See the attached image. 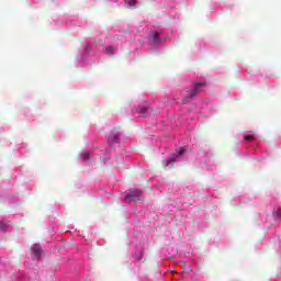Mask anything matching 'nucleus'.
Listing matches in <instances>:
<instances>
[{
  "label": "nucleus",
  "mask_w": 281,
  "mask_h": 281,
  "mask_svg": "<svg viewBox=\"0 0 281 281\" xmlns=\"http://www.w3.org/2000/svg\"><path fill=\"white\" fill-rule=\"evenodd\" d=\"M186 154V149H180L179 150V156L181 157V155H184Z\"/></svg>",
  "instance_id": "obj_11"
},
{
  "label": "nucleus",
  "mask_w": 281,
  "mask_h": 281,
  "mask_svg": "<svg viewBox=\"0 0 281 281\" xmlns=\"http://www.w3.org/2000/svg\"><path fill=\"white\" fill-rule=\"evenodd\" d=\"M128 3H130V5H135L136 2H135V0H132Z\"/></svg>",
  "instance_id": "obj_12"
},
{
  "label": "nucleus",
  "mask_w": 281,
  "mask_h": 281,
  "mask_svg": "<svg viewBox=\"0 0 281 281\" xmlns=\"http://www.w3.org/2000/svg\"><path fill=\"white\" fill-rule=\"evenodd\" d=\"M274 218H278L279 221H281V209H278V210L274 212Z\"/></svg>",
  "instance_id": "obj_7"
},
{
  "label": "nucleus",
  "mask_w": 281,
  "mask_h": 281,
  "mask_svg": "<svg viewBox=\"0 0 281 281\" xmlns=\"http://www.w3.org/2000/svg\"><path fill=\"white\" fill-rule=\"evenodd\" d=\"M148 110L146 108L138 109V113H146Z\"/></svg>",
  "instance_id": "obj_10"
},
{
  "label": "nucleus",
  "mask_w": 281,
  "mask_h": 281,
  "mask_svg": "<svg viewBox=\"0 0 281 281\" xmlns=\"http://www.w3.org/2000/svg\"><path fill=\"white\" fill-rule=\"evenodd\" d=\"M108 139L111 144H117V142H120V134L111 132L108 136Z\"/></svg>",
  "instance_id": "obj_3"
},
{
  "label": "nucleus",
  "mask_w": 281,
  "mask_h": 281,
  "mask_svg": "<svg viewBox=\"0 0 281 281\" xmlns=\"http://www.w3.org/2000/svg\"><path fill=\"white\" fill-rule=\"evenodd\" d=\"M153 43H159V33H154L151 35Z\"/></svg>",
  "instance_id": "obj_5"
},
{
  "label": "nucleus",
  "mask_w": 281,
  "mask_h": 281,
  "mask_svg": "<svg viewBox=\"0 0 281 281\" xmlns=\"http://www.w3.org/2000/svg\"><path fill=\"white\" fill-rule=\"evenodd\" d=\"M125 201L127 203H143L144 195H142V191L133 190L127 193V195L125 196Z\"/></svg>",
  "instance_id": "obj_2"
},
{
  "label": "nucleus",
  "mask_w": 281,
  "mask_h": 281,
  "mask_svg": "<svg viewBox=\"0 0 281 281\" xmlns=\"http://www.w3.org/2000/svg\"><path fill=\"white\" fill-rule=\"evenodd\" d=\"M105 50L108 52V54H113L115 52V48H113V46L106 47Z\"/></svg>",
  "instance_id": "obj_8"
},
{
  "label": "nucleus",
  "mask_w": 281,
  "mask_h": 281,
  "mask_svg": "<svg viewBox=\"0 0 281 281\" xmlns=\"http://www.w3.org/2000/svg\"><path fill=\"white\" fill-rule=\"evenodd\" d=\"M175 161H177V159L168 160L167 164H175Z\"/></svg>",
  "instance_id": "obj_13"
},
{
  "label": "nucleus",
  "mask_w": 281,
  "mask_h": 281,
  "mask_svg": "<svg viewBox=\"0 0 281 281\" xmlns=\"http://www.w3.org/2000/svg\"><path fill=\"white\" fill-rule=\"evenodd\" d=\"M89 157H90L89 151H85V153H82V155H81V159H82L83 161H88Z\"/></svg>",
  "instance_id": "obj_6"
},
{
  "label": "nucleus",
  "mask_w": 281,
  "mask_h": 281,
  "mask_svg": "<svg viewBox=\"0 0 281 281\" xmlns=\"http://www.w3.org/2000/svg\"><path fill=\"white\" fill-rule=\"evenodd\" d=\"M33 254H35V256H41V247H38V245L33 247Z\"/></svg>",
  "instance_id": "obj_4"
},
{
  "label": "nucleus",
  "mask_w": 281,
  "mask_h": 281,
  "mask_svg": "<svg viewBox=\"0 0 281 281\" xmlns=\"http://www.w3.org/2000/svg\"><path fill=\"white\" fill-rule=\"evenodd\" d=\"M251 139H254V135L248 134V135L245 136L246 142H251Z\"/></svg>",
  "instance_id": "obj_9"
},
{
  "label": "nucleus",
  "mask_w": 281,
  "mask_h": 281,
  "mask_svg": "<svg viewBox=\"0 0 281 281\" xmlns=\"http://www.w3.org/2000/svg\"><path fill=\"white\" fill-rule=\"evenodd\" d=\"M205 87H207V83L205 82H195L192 89L188 90L184 94L182 103L188 104V102H192V100H194V98H196Z\"/></svg>",
  "instance_id": "obj_1"
}]
</instances>
